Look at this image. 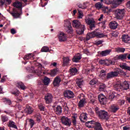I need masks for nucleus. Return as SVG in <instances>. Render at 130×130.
<instances>
[{"label": "nucleus", "mask_w": 130, "mask_h": 130, "mask_svg": "<svg viewBox=\"0 0 130 130\" xmlns=\"http://www.w3.org/2000/svg\"><path fill=\"white\" fill-rule=\"evenodd\" d=\"M118 75L125 77L126 76V73L120 69H116L114 71H111L107 74V80L118 77Z\"/></svg>", "instance_id": "nucleus-1"}, {"label": "nucleus", "mask_w": 130, "mask_h": 130, "mask_svg": "<svg viewBox=\"0 0 130 130\" xmlns=\"http://www.w3.org/2000/svg\"><path fill=\"white\" fill-rule=\"evenodd\" d=\"M126 11L125 9H117L115 10V16L116 19L118 20H122L125 16Z\"/></svg>", "instance_id": "nucleus-2"}, {"label": "nucleus", "mask_w": 130, "mask_h": 130, "mask_svg": "<svg viewBox=\"0 0 130 130\" xmlns=\"http://www.w3.org/2000/svg\"><path fill=\"white\" fill-rule=\"evenodd\" d=\"M9 13L14 19H19L22 16V9L13 8Z\"/></svg>", "instance_id": "nucleus-3"}, {"label": "nucleus", "mask_w": 130, "mask_h": 130, "mask_svg": "<svg viewBox=\"0 0 130 130\" xmlns=\"http://www.w3.org/2000/svg\"><path fill=\"white\" fill-rule=\"evenodd\" d=\"M78 98H79L80 101L78 103V106L79 108H83V107L85 106V104L87 103L86 99H85V95L83 93H81L79 95Z\"/></svg>", "instance_id": "nucleus-4"}, {"label": "nucleus", "mask_w": 130, "mask_h": 130, "mask_svg": "<svg viewBox=\"0 0 130 130\" xmlns=\"http://www.w3.org/2000/svg\"><path fill=\"white\" fill-rule=\"evenodd\" d=\"M60 120L63 125H66V126H71L72 125V120L67 116H62Z\"/></svg>", "instance_id": "nucleus-5"}, {"label": "nucleus", "mask_w": 130, "mask_h": 130, "mask_svg": "<svg viewBox=\"0 0 130 130\" xmlns=\"http://www.w3.org/2000/svg\"><path fill=\"white\" fill-rule=\"evenodd\" d=\"M97 114L99 116V117L101 119H108V113L105 111V110H101L97 112Z\"/></svg>", "instance_id": "nucleus-6"}, {"label": "nucleus", "mask_w": 130, "mask_h": 130, "mask_svg": "<svg viewBox=\"0 0 130 130\" xmlns=\"http://www.w3.org/2000/svg\"><path fill=\"white\" fill-rule=\"evenodd\" d=\"M85 22L87 25H89L90 30H93L95 28V24L96 22L93 18H88L85 20Z\"/></svg>", "instance_id": "nucleus-7"}, {"label": "nucleus", "mask_w": 130, "mask_h": 130, "mask_svg": "<svg viewBox=\"0 0 130 130\" xmlns=\"http://www.w3.org/2000/svg\"><path fill=\"white\" fill-rule=\"evenodd\" d=\"M64 97L68 98V99H71L75 97V94L74 92L70 90H67L63 92Z\"/></svg>", "instance_id": "nucleus-8"}, {"label": "nucleus", "mask_w": 130, "mask_h": 130, "mask_svg": "<svg viewBox=\"0 0 130 130\" xmlns=\"http://www.w3.org/2000/svg\"><path fill=\"white\" fill-rule=\"evenodd\" d=\"M44 99L46 104H50L52 102V99H53V96L52 94L50 93H48L45 95Z\"/></svg>", "instance_id": "nucleus-9"}, {"label": "nucleus", "mask_w": 130, "mask_h": 130, "mask_svg": "<svg viewBox=\"0 0 130 130\" xmlns=\"http://www.w3.org/2000/svg\"><path fill=\"white\" fill-rule=\"evenodd\" d=\"M114 89L115 91H117L118 92H122V84H121V82L118 81L113 86Z\"/></svg>", "instance_id": "nucleus-10"}, {"label": "nucleus", "mask_w": 130, "mask_h": 130, "mask_svg": "<svg viewBox=\"0 0 130 130\" xmlns=\"http://www.w3.org/2000/svg\"><path fill=\"white\" fill-rule=\"evenodd\" d=\"M58 37L59 41H60V42L66 41H67V35H66V34H64L63 32H59V34H58Z\"/></svg>", "instance_id": "nucleus-11"}, {"label": "nucleus", "mask_w": 130, "mask_h": 130, "mask_svg": "<svg viewBox=\"0 0 130 130\" xmlns=\"http://www.w3.org/2000/svg\"><path fill=\"white\" fill-rule=\"evenodd\" d=\"M99 101L100 102L101 104L105 105V104H106V101H107V99L103 94H100L99 95Z\"/></svg>", "instance_id": "nucleus-12"}, {"label": "nucleus", "mask_w": 130, "mask_h": 130, "mask_svg": "<svg viewBox=\"0 0 130 130\" xmlns=\"http://www.w3.org/2000/svg\"><path fill=\"white\" fill-rule=\"evenodd\" d=\"M52 107L54 108V112L57 115H60V114H61L62 111V108L60 106H57L56 107L54 106H52Z\"/></svg>", "instance_id": "nucleus-13"}, {"label": "nucleus", "mask_w": 130, "mask_h": 130, "mask_svg": "<svg viewBox=\"0 0 130 130\" xmlns=\"http://www.w3.org/2000/svg\"><path fill=\"white\" fill-rule=\"evenodd\" d=\"M70 61H71V58L70 57H64L63 58V63L62 66L63 67H68L70 65Z\"/></svg>", "instance_id": "nucleus-14"}, {"label": "nucleus", "mask_w": 130, "mask_h": 130, "mask_svg": "<svg viewBox=\"0 0 130 130\" xmlns=\"http://www.w3.org/2000/svg\"><path fill=\"white\" fill-rule=\"evenodd\" d=\"M111 112L115 113L118 110H119V106L116 104L112 105L110 107Z\"/></svg>", "instance_id": "nucleus-15"}, {"label": "nucleus", "mask_w": 130, "mask_h": 130, "mask_svg": "<svg viewBox=\"0 0 130 130\" xmlns=\"http://www.w3.org/2000/svg\"><path fill=\"white\" fill-rule=\"evenodd\" d=\"M79 118L81 122H86L87 119H88V117H87V113H82L80 114Z\"/></svg>", "instance_id": "nucleus-16"}, {"label": "nucleus", "mask_w": 130, "mask_h": 130, "mask_svg": "<svg viewBox=\"0 0 130 130\" xmlns=\"http://www.w3.org/2000/svg\"><path fill=\"white\" fill-rule=\"evenodd\" d=\"M33 111V109L29 105H27L26 108L23 110L24 113H25L26 114H31V113H32Z\"/></svg>", "instance_id": "nucleus-17"}, {"label": "nucleus", "mask_w": 130, "mask_h": 130, "mask_svg": "<svg viewBox=\"0 0 130 130\" xmlns=\"http://www.w3.org/2000/svg\"><path fill=\"white\" fill-rule=\"evenodd\" d=\"M72 25L74 28H76V29L81 28V26H84V25H81V22L78 20H73Z\"/></svg>", "instance_id": "nucleus-18"}, {"label": "nucleus", "mask_w": 130, "mask_h": 130, "mask_svg": "<svg viewBox=\"0 0 130 130\" xmlns=\"http://www.w3.org/2000/svg\"><path fill=\"white\" fill-rule=\"evenodd\" d=\"M81 58L82 55H81V54L78 53L76 54L72 58V61L73 62H79V61Z\"/></svg>", "instance_id": "nucleus-19"}, {"label": "nucleus", "mask_w": 130, "mask_h": 130, "mask_svg": "<svg viewBox=\"0 0 130 130\" xmlns=\"http://www.w3.org/2000/svg\"><path fill=\"white\" fill-rule=\"evenodd\" d=\"M95 121L91 120L89 121H87L85 123V126H87V127H89V128H93L94 126H95Z\"/></svg>", "instance_id": "nucleus-20"}, {"label": "nucleus", "mask_w": 130, "mask_h": 130, "mask_svg": "<svg viewBox=\"0 0 130 130\" xmlns=\"http://www.w3.org/2000/svg\"><path fill=\"white\" fill-rule=\"evenodd\" d=\"M60 82H61V79H60V77L56 76L54 79L53 84L54 86H58V85L60 84Z\"/></svg>", "instance_id": "nucleus-21"}, {"label": "nucleus", "mask_w": 130, "mask_h": 130, "mask_svg": "<svg viewBox=\"0 0 130 130\" xmlns=\"http://www.w3.org/2000/svg\"><path fill=\"white\" fill-rule=\"evenodd\" d=\"M122 41L125 43H130V37L127 35H123L122 36Z\"/></svg>", "instance_id": "nucleus-22"}, {"label": "nucleus", "mask_w": 130, "mask_h": 130, "mask_svg": "<svg viewBox=\"0 0 130 130\" xmlns=\"http://www.w3.org/2000/svg\"><path fill=\"white\" fill-rule=\"evenodd\" d=\"M112 50L111 49H108L104 51H103L100 53V55L102 56V57L103 56H106L110 54V52H111Z\"/></svg>", "instance_id": "nucleus-23"}, {"label": "nucleus", "mask_w": 130, "mask_h": 130, "mask_svg": "<svg viewBox=\"0 0 130 130\" xmlns=\"http://www.w3.org/2000/svg\"><path fill=\"white\" fill-rule=\"evenodd\" d=\"M109 26H110V28H111V29L115 30V29H116V28H117V26H118V24L117 23V22H116V21H112L110 23Z\"/></svg>", "instance_id": "nucleus-24"}, {"label": "nucleus", "mask_w": 130, "mask_h": 130, "mask_svg": "<svg viewBox=\"0 0 130 130\" xmlns=\"http://www.w3.org/2000/svg\"><path fill=\"white\" fill-rule=\"evenodd\" d=\"M85 31V25H81V27L76 29V32L78 35H82Z\"/></svg>", "instance_id": "nucleus-25"}, {"label": "nucleus", "mask_w": 130, "mask_h": 130, "mask_svg": "<svg viewBox=\"0 0 130 130\" xmlns=\"http://www.w3.org/2000/svg\"><path fill=\"white\" fill-rule=\"evenodd\" d=\"M8 126L9 127H13V128H15L16 129H18V127L16 125V123H15L13 121L10 120L8 123Z\"/></svg>", "instance_id": "nucleus-26"}, {"label": "nucleus", "mask_w": 130, "mask_h": 130, "mask_svg": "<svg viewBox=\"0 0 130 130\" xmlns=\"http://www.w3.org/2000/svg\"><path fill=\"white\" fill-rule=\"evenodd\" d=\"M77 118H78V115L77 114L73 115L72 116V122L74 126L77 125Z\"/></svg>", "instance_id": "nucleus-27"}, {"label": "nucleus", "mask_w": 130, "mask_h": 130, "mask_svg": "<svg viewBox=\"0 0 130 130\" xmlns=\"http://www.w3.org/2000/svg\"><path fill=\"white\" fill-rule=\"evenodd\" d=\"M128 89H129V84L127 82L124 81L123 84L122 85V91L128 90Z\"/></svg>", "instance_id": "nucleus-28"}, {"label": "nucleus", "mask_w": 130, "mask_h": 130, "mask_svg": "<svg viewBox=\"0 0 130 130\" xmlns=\"http://www.w3.org/2000/svg\"><path fill=\"white\" fill-rule=\"evenodd\" d=\"M22 3L19 1H16L13 4V7L16 8V9H21L22 10Z\"/></svg>", "instance_id": "nucleus-29"}, {"label": "nucleus", "mask_w": 130, "mask_h": 130, "mask_svg": "<svg viewBox=\"0 0 130 130\" xmlns=\"http://www.w3.org/2000/svg\"><path fill=\"white\" fill-rule=\"evenodd\" d=\"M93 127L95 130H103L101 124L98 122H95Z\"/></svg>", "instance_id": "nucleus-30"}, {"label": "nucleus", "mask_w": 130, "mask_h": 130, "mask_svg": "<svg viewBox=\"0 0 130 130\" xmlns=\"http://www.w3.org/2000/svg\"><path fill=\"white\" fill-rule=\"evenodd\" d=\"M84 84V80L83 79H77L76 80V84L77 85L78 87L79 88H82V86H83Z\"/></svg>", "instance_id": "nucleus-31"}, {"label": "nucleus", "mask_w": 130, "mask_h": 130, "mask_svg": "<svg viewBox=\"0 0 130 130\" xmlns=\"http://www.w3.org/2000/svg\"><path fill=\"white\" fill-rule=\"evenodd\" d=\"M126 56H127V53L120 54L118 56L117 59H120L121 60H125L126 59Z\"/></svg>", "instance_id": "nucleus-32"}, {"label": "nucleus", "mask_w": 130, "mask_h": 130, "mask_svg": "<svg viewBox=\"0 0 130 130\" xmlns=\"http://www.w3.org/2000/svg\"><path fill=\"white\" fill-rule=\"evenodd\" d=\"M16 86L18 88H20L22 90H25L26 86L24 85V83H23L22 82H17L16 84Z\"/></svg>", "instance_id": "nucleus-33"}, {"label": "nucleus", "mask_w": 130, "mask_h": 130, "mask_svg": "<svg viewBox=\"0 0 130 130\" xmlns=\"http://www.w3.org/2000/svg\"><path fill=\"white\" fill-rule=\"evenodd\" d=\"M64 27L66 28H69L70 27H72V23L70 20L66 19L64 21Z\"/></svg>", "instance_id": "nucleus-34"}, {"label": "nucleus", "mask_w": 130, "mask_h": 130, "mask_svg": "<svg viewBox=\"0 0 130 130\" xmlns=\"http://www.w3.org/2000/svg\"><path fill=\"white\" fill-rule=\"evenodd\" d=\"M43 68L39 67L38 68V69L35 70V72L38 74V75L42 76V71H43Z\"/></svg>", "instance_id": "nucleus-35"}, {"label": "nucleus", "mask_w": 130, "mask_h": 130, "mask_svg": "<svg viewBox=\"0 0 130 130\" xmlns=\"http://www.w3.org/2000/svg\"><path fill=\"white\" fill-rule=\"evenodd\" d=\"M70 72L71 76H75L78 73V70L76 68H73L70 69Z\"/></svg>", "instance_id": "nucleus-36"}, {"label": "nucleus", "mask_w": 130, "mask_h": 130, "mask_svg": "<svg viewBox=\"0 0 130 130\" xmlns=\"http://www.w3.org/2000/svg\"><path fill=\"white\" fill-rule=\"evenodd\" d=\"M120 68L122 70H126V71H130V67L126 66V63H123L120 65Z\"/></svg>", "instance_id": "nucleus-37"}, {"label": "nucleus", "mask_w": 130, "mask_h": 130, "mask_svg": "<svg viewBox=\"0 0 130 130\" xmlns=\"http://www.w3.org/2000/svg\"><path fill=\"white\" fill-rule=\"evenodd\" d=\"M104 6L101 2H98L95 4V7L96 9H98V10H100L102 9V8H104Z\"/></svg>", "instance_id": "nucleus-38"}, {"label": "nucleus", "mask_w": 130, "mask_h": 130, "mask_svg": "<svg viewBox=\"0 0 130 130\" xmlns=\"http://www.w3.org/2000/svg\"><path fill=\"white\" fill-rule=\"evenodd\" d=\"M115 50L116 52H118V53H122L124 52L125 51V49L124 48H120V47H118L115 49Z\"/></svg>", "instance_id": "nucleus-39"}, {"label": "nucleus", "mask_w": 130, "mask_h": 130, "mask_svg": "<svg viewBox=\"0 0 130 130\" xmlns=\"http://www.w3.org/2000/svg\"><path fill=\"white\" fill-rule=\"evenodd\" d=\"M94 37H95V35H94L93 32H89L86 36V39L87 40H90L91 38H94Z\"/></svg>", "instance_id": "nucleus-40"}, {"label": "nucleus", "mask_w": 130, "mask_h": 130, "mask_svg": "<svg viewBox=\"0 0 130 130\" xmlns=\"http://www.w3.org/2000/svg\"><path fill=\"white\" fill-rule=\"evenodd\" d=\"M115 62L111 60L106 59L105 66H110V64H114Z\"/></svg>", "instance_id": "nucleus-41"}, {"label": "nucleus", "mask_w": 130, "mask_h": 130, "mask_svg": "<svg viewBox=\"0 0 130 130\" xmlns=\"http://www.w3.org/2000/svg\"><path fill=\"white\" fill-rule=\"evenodd\" d=\"M1 119L3 122H6V121H8V120H9V117L6 115H2Z\"/></svg>", "instance_id": "nucleus-42"}, {"label": "nucleus", "mask_w": 130, "mask_h": 130, "mask_svg": "<svg viewBox=\"0 0 130 130\" xmlns=\"http://www.w3.org/2000/svg\"><path fill=\"white\" fill-rule=\"evenodd\" d=\"M50 82V79L48 77H45L43 80L44 85H48Z\"/></svg>", "instance_id": "nucleus-43"}, {"label": "nucleus", "mask_w": 130, "mask_h": 130, "mask_svg": "<svg viewBox=\"0 0 130 130\" xmlns=\"http://www.w3.org/2000/svg\"><path fill=\"white\" fill-rule=\"evenodd\" d=\"M101 76L102 78H106L107 79V76H106V71L102 70L101 71Z\"/></svg>", "instance_id": "nucleus-44"}, {"label": "nucleus", "mask_w": 130, "mask_h": 130, "mask_svg": "<svg viewBox=\"0 0 130 130\" xmlns=\"http://www.w3.org/2000/svg\"><path fill=\"white\" fill-rule=\"evenodd\" d=\"M98 82V80H97V79H93L89 82V85H91V86H94V85H96Z\"/></svg>", "instance_id": "nucleus-45"}, {"label": "nucleus", "mask_w": 130, "mask_h": 130, "mask_svg": "<svg viewBox=\"0 0 130 130\" xmlns=\"http://www.w3.org/2000/svg\"><path fill=\"white\" fill-rule=\"evenodd\" d=\"M49 51V48L47 46H44L41 49L42 52H48Z\"/></svg>", "instance_id": "nucleus-46"}, {"label": "nucleus", "mask_w": 130, "mask_h": 130, "mask_svg": "<svg viewBox=\"0 0 130 130\" xmlns=\"http://www.w3.org/2000/svg\"><path fill=\"white\" fill-rule=\"evenodd\" d=\"M101 32V31H100V30L96 29L92 32L94 35V37H97V36H98Z\"/></svg>", "instance_id": "nucleus-47"}, {"label": "nucleus", "mask_w": 130, "mask_h": 130, "mask_svg": "<svg viewBox=\"0 0 130 130\" xmlns=\"http://www.w3.org/2000/svg\"><path fill=\"white\" fill-rule=\"evenodd\" d=\"M32 57V54H28L27 55H25L23 58L24 60H28V59H30Z\"/></svg>", "instance_id": "nucleus-48"}, {"label": "nucleus", "mask_w": 130, "mask_h": 130, "mask_svg": "<svg viewBox=\"0 0 130 130\" xmlns=\"http://www.w3.org/2000/svg\"><path fill=\"white\" fill-rule=\"evenodd\" d=\"M106 88V86L105 84H101L99 87V90L101 91H104Z\"/></svg>", "instance_id": "nucleus-49"}, {"label": "nucleus", "mask_w": 130, "mask_h": 130, "mask_svg": "<svg viewBox=\"0 0 130 130\" xmlns=\"http://www.w3.org/2000/svg\"><path fill=\"white\" fill-rule=\"evenodd\" d=\"M38 107L41 111H44L45 109V107L42 104H39Z\"/></svg>", "instance_id": "nucleus-50"}, {"label": "nucleus", "mask_w": 130, "mask_h": 130, "mask_svg": "<svg viewBox=\"0 0 130 130\" xmlns=\"http://www.w3.org/2000/svg\"><path fill=\"white\" fill-rule=\"evenodd\" d=\"M28 122L29 123V125H30L31 128H32V127H33V125H34V123H35L34 120L32 119H30Z\"/></svg>", "instance_id": "nucleus-51"}, {"label": "nucleus", "mask_w": 130, "mask_h": 130, "mask_svg": "<svg viewBox=\"0 0 130 130\" xmlns=\"http://www.w3.org/2000/svg\"><path fill=\"white\" fill-rule=\"evenodd\" d=\"M102 11L105 14H106V13L109 12V9H108V7L104 6V7L102 8Z\"/></svg>", "instance_id": "nucleus-52"}, {"label": "nucleus", "mask_w": 130, "mask_h": 130, "mask_svg": "<svg viewBox=\"0 0 130 130\" xmlns=\"http://www.w3.org/2000/svg\"><path fill=\"white\" fill-rule=\"evenodd\" d=\"M78 18L79 19H82V18H83V16H84L83 14V12L82 11H81L80 10H78Z\"/></svg>", "instance_id": "nucleus-53"}, {"label": "nucleus", "mask_w": 130, "mask_h": 130, "mask_svg": "<svg viewBox=\"0 0 130 130\" xmlns=\"http://www.w3.org/2000/svg\"><path fill=\"white\" fill-rule=\"evenodd\" d=\"M68 30H67V33H69L70 34H72V33H73V27H72V26L70 27H67Z\"/></svg>", "instance_id": "nucleus-54"}, {"label": "nucleus", "mask_w": 130, "mask_h": 130, "mask_svg": "<svg viewBox=\"0 0 130 130\" xmlns=\"http://www.w3.org/2000/svg\"><path fill=\"white\" fill-rule=\"evenodd\" d=\"M56 73H57V71L55 69H53L51 71V75L52 77H54L55 75H56Z\"/></svg>", "instance_id": "nucleus-55"}, {"label": "nucleus", "mask_w": 130, "mask_h": 130, "mask_svg": "<svg viewBox=\"0 0 130 130\" xmlns=\"http://www.w3.org/2000/svg\"><path fill=\"white\" fill-rule=\"evenodd\" d=\"M103 37H105V35L101 33V31L99 34L98 35L96 36L97 38H103Z\"/></svg>", "instance_id": "nucleus-56"}, {"label": "nucleus", "mask_w": 130, "mask_h": 130, "mask_svg": "<svg viewBox=\"0 0 130 130\" xmlns=\"http://www.w3.org/2000/svg\"><path fill=\"white\" fill-rule=\"evenodd\" d=\"M78 7L80 8V9H86V8H87V7L86 6V5L85 4H83V5L82 4H79L78 5Z\"/></svg>", "instance_id": "nucleus-57"}, {"label": "nucleus", "mask_w": 130, "mask_h": 130, "mask_svg": "<svg viewBox=\"0 0 130 130\" xmlns=\"http://www.w3.org/2000/svg\"><path fill=\"white\" fill-rule=\"evenodd\" d=\"M12 94H13V95H15V96H16V97H18L19 96H20V92L19 91H13L12 92Z\"/></svg>", "instance_id": "nucleus-58"}, {"label": "nucleus", "mask_w": 130, "mask_h": 130, "mask_svg": "<svg viewBox=\"0 0 130 130\" xmlns=\"http://www.w3.org/2000/svg\"><path fill=\"white\" fill-rule=\"evenodd\" d=\"M112 36L113 37H117L118 36V33L117 31H114L112 33Z\"/></svg>", "instance_id": "nucleus-59"}, {"label": "nucleus", "mask_w": 130, "mask_h": 130, "mask_svg": "<svg viewBox=\"0 0 130 130\" xmlns=\"http://www.w3.org/2000/svg\"><path fill=\"white\" fill-rule=\"evenodd\" d=\"M37 121H40L41 120V116L38 114L36 116Z\"/></svg>", "instance_id": "nucleus-60"}, {"label": "nucleus", "mask_w": 130, "mask_h": 130, "mask_svg": "<svg viewBox=\"0 0 130 130\" xmlns=\"http://www.w3.org/2000/svg\"><path fill=\"white\" fill-rule=\"evenodd\" d=\"M91 72H92V70L89 69H86L85 70V74L86 75H89V74L90 73H91Z\"/></svg>", "instance_id": "nucleus-61"}, {"label": "nucleus", "mask_w": 130, "mask_h": 130, "mask_svg": "<svg viewBox=\"0 0 130 130\" xmlns=\"http://www.w3.org/2000/svg\"><path fill=\"white\" fill-rule=\"evenodd\" d=\"M88 113L90 115L93 116L94 115V111L93 110L90 109L88 110Z\"/></svg>", "instance_id": "nucleus-62"}, {"label": "nucleus", "mask_w": 130, "mask_h": 130, "mask_svg": "<svg viewBox=\"0 0 130 130\" xmlns=\"http://www.w3.org/2000/svg\"><path fill=\"white\" fill-rule=\"evenodd\" d=\"M115 97L114 94L112 93L109 96V99H110L111 100H112Z\"/></svg>", "instance_id": "nucleus-63"}, {"label": "nucleus", "mask_w": 130, "mask_h": 130, "mask_svg": "<svg viewBox=\"0 0 130 130\" xmlns=\"http://www.w3.org/2000/svg\"><path fill=\"white\" fill-rule=\"evenodd\" d=\"M105 61H106V59L100 60L99 62L100 64H105Z\"/></svg>", "instance_id": "nucleus-64"}]
</instances>
